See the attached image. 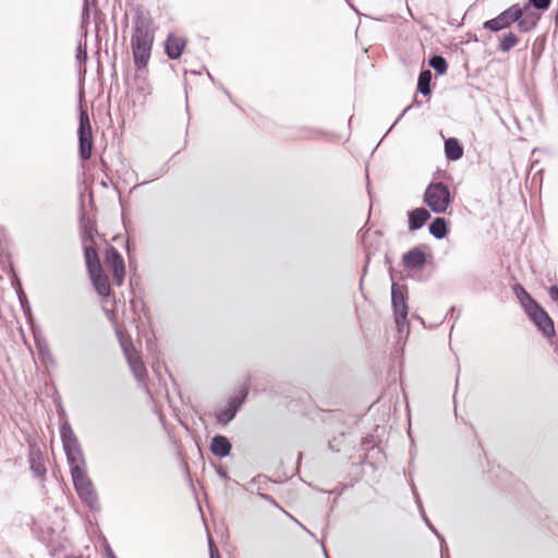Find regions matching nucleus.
Wrapping results in <instances>:
<instances>
[{
	"mask_svg": "<svg viewBox=\"0 0 558 558\" xmlns=\"http://www.w3.org/2000/svg\"><path fill=\"white\" fill-rule=\"evenodd\" d=\"M84 257L92 283L100 296L107 298L111 294L109 272L113 283L121 287L124 282L126 269L123 256L112 246L107 245L101 253V259L93 245H85Z\"/></svg>",
	"mask_w": 558,
	"mask_h": 558,
	"instance_id": "f257e3e1",
	"label": "nucleus"
},
{
	"mask_svg": "<svg viewBox=\"0 0 558 558\" xmlns=\"http://www.w3.org/2000/svg\"><path fill=\"white\" fill-rule=\"evenodd\" d=\"M155 41L153 21L143 14H137L133 20L131 34V49L136 70L147 68Z\"/></svg>",
	"mask_w": 558,
	"mask_h": 558,
	"instance_id": "f03ea898",
	"label": "nucleus"
},
{
	"mask_svg": "<svg viewBox=\"0 0 558 558\" xmlns=\"http://www.w3.org/2000/svg\"><path fill=\"white\" fill-rule=\"evenodd\" d=\"M521 302L525 308V312L529 314L531 319L535 323V325L543 331L545 336H550L554 333V324L546 312L535 303L531 296L523 290H520Z\"/></svg>",
	"mask_w": 558,
	"mask_h": 558,
	"instance_id": "7ed1b4c3",
	"label": "nucleus"
},
{
	"mask_svg": "<svg viewBox=\"0 0 558 558\" xmlns=\"http://www.w3.org/2000/svg\"><path fill=\"white\" fill-rule=\"evenodd\" d=\"M60 433L71 469L76 465L85 466L84 453L73 429L69 425H63Z\"/></svg>",
	"mask_w": 558,
	"mask_h": 558,
	"instance_id": "20e7f679",
	"label": "nucleus"
},
{
	"mask_svg": "<svg viewBox=\"0 0 558 558\" xmlns=\"http://www.w3.org/2000/svg\"><path fill=\"white\" fill-rule=\"evenodd\" d=\"M71 475L74 483V487L86 504L94 507L97 504V495L94 489V485L88 477L85 466H74L71 469Z\"/></svg>",
	"mask_w": 558,
	"mask_h": 558,
	"instance_id": "39448f33",
	"label": "nucleus"
},
{
	"mask_svg": "<svg viewBox=\"0 0 558 558\" xmlns=\"http://www.w3.org/2000/svg\"><path fill=\"white\" fill-rule=\"evenodd\" d=\"M391 304L395 314V320L399 333L408 328V305L405 301V290L398 283L391 286Z\"/></svg>",
	"mask_w": 558,
	"mask_h": 558,
	"instance_id": "423d86ee",
	"label": "nucleus"
},
{
	"mask_svg": "<svg viewBox=\"0 0 558 558\" xmlns=\"http://www.w3.org/2000/svg\"><path fill=\"white\" fill-rule=\"evenodd\" d=\"M424 201L434 213H445L450 204V193L441 183L430 184L425 192Z\"/></svg>",
	"mask_w": 558,
	"mask_h": 558,
	"instance_id": "0eeeda50",
	"label": "nucleus"
},
{
	"mask_svg": "<svg viewBox=\"0 0 558 558\" xmlns=\"http://www.w3.org/2000/svg\"><path fill=\"white\" fill-rule=\"evenodd\" d=\"M523 14V9L519 4H513L504 12H501L495 19L488 20L484 23V28L489 29L492 32H498L509 27Z\"/></svg>",
	"mask_w": 558,
	"mask_h": 558,
	"instance_id": "6e6552de",
	"label": "nucleus"
},
{
	"mask_svg": "<svg viewBox=\"0 0 558 558\" xmlns=\"http://www.w3.org/2000/svg\"><path fill=\"white\" fill-rule=\"evenodd\" d=\"M80 156L83 160H88L93 149V134L88 114L85 111L80 116L78 128Z\"/></svg>",
	"mask_w": 558,
	"mask_h": 558,
	"instance_id": "1a4fd4ad",
	"label": "nucleus"
},
{
	"mask_svg": "<svg viewBox=\"0 0 558 558\" xmlns=\"http://www.w3.org/2000/svg\"><path fill=\"white\" fill-rule=\"evenodd\" d=\"M125 360L135 379L140 384L145 385L148 379V372L143 362L141 351L125 356Z\"/></svg>",
	"mask_w": 558,
	"mask_h": 558,
	"instance_id": "9d476101",
	"label": "nucleus"
},
{
	"mask_svg": "<svg viewBox=\"0 0 558 558\" xmlns=\"http://www.w3.org/2000/svg\"><path fill=\"white\" fill-rule=\"evenodd\" d=\"M185 46V38L177 34H169L165 43V50L170 59H179L183 53Z\"/></svg>",
	"mask_w": 558,
	"mask_h": 558,
	"instance_id": "9b49d317",
	"label": "nucleus"
},
{
	"mask_svg": "<svg viewBox=\"0 0 558 558\" xmlns=\"http://www.w3.org/2000/svg\"><path fill=\"white\" fill-rule=\"evenodd\" d=\"M116 335L123 351L124 357L140 352V350L134 345L131 336L125 330L118 328L116 330Z\"/></svg>",
	"mask_w": 558,
	"mask_h": 558,
	"instance_id": "f8f14e48",
	"label": "nucleus"
},
{
	"mask_svg": "<svg viewBox=\"0 0 558 558\" xmlns=\"http://www.w3.org/2000/svg\"><path fill=\"white\" fill-rule=\"evenodd\" d=\"M210 449L215 456L222 458L230 453L231 444L227 437L218 435L213 438Z\"/></svg>",
	"mask_w": 558,
	"mask_h": 558,
	"instance_id": "ddd939ff",
	"label": "nucleus"
},
{
	"mask_svg": "<svg viewBox=\"0 0 558 558\" xmlns=\"http://www.w3.org/2000/svg\"><path fill=\"white\" fill-rule=\"evenodd\" d=\"M430 215L425 208H416L409 214V229H420L428 219Z\"/></svg>",
	"mask_w": 558,
	"mask_h": 558,
	"instance_id": "4468645a",
	"label": "nucleus"
},
{
	"mask_svg": "<svg viewBox=\"0 0 558 558\" xmlns=\"http://www.w3.org/2000/svg\"><path fill=\"white\" fill-rule=\"evenodd\" d=\"M405 267L416 269L425 263V255L420 250H412L403 256Z\"/></svg>",
	"mask_w": 558,
	"mask_h": 558,
	"instance_id": "2eb2a0df",
	"label": "nucleus"
},
{
	"mask_svg": "<svg viewBox=\"0 0 558 558\" xmlns=\"http://www.w3.org/2000/svg\"><path fill=\"white\" fill-rule=\"evenodd\" d=\"M445 151L448 158L458 160L462 157L463 150L456 138H449L445 142Z\"/></svg>",
	"mask_w": 558,
	"mask_h": 558,
	"instance_id": "dca6fc26",
	"label": "nucleus"
},
{
	"mask_svg": "<svg viewBox=\"0 0 558 558\" xmlns=\"http://www.w3.org/2000/svg\"><path fill=\"white\" fill-rule=\"evenodd\" d=\"M430 233L437 238L442 239L447 234V225L444 218H436L429 226Z\"/></svg>",
	"mask_w": 558,
	"mask_h": 558,
	"instance_id": "f3484780",
	"label": "nucleus"
},
{
	"mask_svg": "<svg viewBox=\"0 0 558 558\" xmlns=\"http://www.w3.org/2000/svg\"><path fill=\"white\" fill-rule=\"evenodd\" d=\"M432 80V73L429 71H423L418 76L417 88L423 95L430 93L429 83Z\"/></svg>",
	"mask_w": 558,
	"mask_h": 558,
	"instance_id": "a211bd4d",
	"label": "nucleus"
},
{
	"mask_svg": "<svg viewBox=\"0 0 558 558\" xmlns=\"http://www.w3.org/2000/svg\"><path fill=\"white\" fill-rule=\"evenodd\" d=\"M429 65L439 74H444L447 70V62L440 56H435L429 60Z\"/></svg>",
	"mask_w": 558,
	"mask_h": 558,
	"instance_id": "6ab92c4d",
	"label": "nucleus"
},
{
	"mask_svg": "<svg viewBox=\"0 0 558 558\" xmlns=\"http://www.w3.org/2000/svg\"><path fill=\"white\" fill-rule=\"evenodd\" d=\"M519 39L514 34H507L500 41V49L508 51L518 44Z\"/></svg>",
	"mask_w": 558,
	"mask_h": 558,
	"instance_id": "aec40b11",
	"label": "nucleus"
},
{
	"mask_svg": "<svg viewBox=\"0 0 558 558\" xmlns=\"http://www.w3.org/2000/svg\"><path fill=\"white\" fill-rule=\"evenodd\" d=\"M236 408L230 404V407L217 414V420L221 423H228L235 415Z\"/></svg>",
	"mask_w": 558,
	"mask_h": 558,
	"instance_id": "412c9836",
	"label": "nucleus"
},
{
	"mask_svg": "<svg viewBox=\"0 0 558 558\" xmlns=\"http://www.w3.org/2000/svg\"><path fill=\"white\" fill-rule=\"evenodd\" d=\"M531 3L536 8V9H547L550 4V0H531Z\"/></svg>",
	"mask_w": 558,
	"mask_h": 558,
	"instance_id": "4be33fe9",
	"label": "nucleus"
},
{
	"mask_svg": "<svg viewBox=\"0 0 558 558\" xmlns=\"http://www.w3.org/2000/svg\"><path fill=\"white\" fill-rule=\"evenodd\" d=\"M517 22H518V27L523 32L530 31L535 25V22L527 24L526 20H522L521 17Z\"/></svg>",
	"mask_w": 558,
	"mask_h": 558,
	"instance_id": "5701e85b",
	"label": "nucleus"
},
{
	"mask_svg": "<svg viewBox=\"0 0 558 558\" xmlns=\"http://www.w3.org/2000/svg\"><path fill=\"white\" fill-rule=\"evenodd\" d=\"M209 548H210V558H220L217 547L211 542L209 544Z\"/></svg>",
	"mask_w": 558,
	"mask_h": 558,
	"instance_id": "b1692460",
	"label": "nucleus"
},
{
	"mask_svg": "<svg viewBox=\"0 0 558 558\" xmlns=\"http://www.w3.org/2000/svg\"><path fill=\"white\" fill-rule=\"evenodd\" d=\"M549 295L553 300L558 302V288L557 287H550L549 289Z\"/></svg>",
	"mask_w": 558,
	"mask_h": 558,
	"instance_id": "393cba45",
	"label": "nucleus"
},
{
	"mask_svg": "<svg viewBox=\"0 0 558 558\" xmlns=\"http://www.w3.org/2000/svg\"><path fill=\"white\" fill-rule=\"evenodd\" d=\"M111 558H116L114 556H112Z\"/></svg>",
	"mask_w": 558,
	"mask_h": 558,
	"instance_id": "a878e982",
	"label": "nucleus"
}]
</instances>
